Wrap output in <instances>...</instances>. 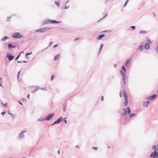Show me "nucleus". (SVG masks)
Listing matches in <instances>:
<instances>
[{
    "mask_svg": "<svg viewBox=\"0 0 158 158\" xmlns=\"http://www.w3.org/2000/svg\"><path fill=\"white\" fill-rule=\"evenodd\" d=\"M60 22L56 21L55 20H52L49 19H44L42 22V24L44 25L48 23L51 24L59 23Z\"/></svg>",
    "mask_w": 158,
    "mask_h": 158,
    "instance_id": "f257e3e1",
    "label": "nucleus"
},
{
    "mask_svg": "<svg viewBox=\"0 0 158 158\" xmlns=\"http://www.w3.org/2000/svg\"><path fill=\"white\" fill-rule=\"evenodd\" d=\"M12 37L14 38L18 39L24 38L23 35L18 32H16L13 34L12 35Z\"/></svg>",
    "mask_w": 158,
    "mask_h": 158,
    "instance_id": "f03ea898",
    "label": "nucleus"
},
{
    "mask_svg": "<svg viewBox=\"0 0 158 158\" xmlns=\"http://www.w3.org/2000/svg\"><path fill=\"white\" fill-rule=\"evenodd\" d=\"M51 29V28H49L48 27H45L36 30L35 31V32H45L48 30H50Z\"/></svg>",
    "mask_w": 158,
    "mask_h": 158,
    "instance_id": "7ed1b4c3",
    "label": "nucleus"
},
{
    "mask_svg": "<svg viewBox=\"0 0 158 158\" xmlns=\"http://www.w3.org/2000/svg\"><path fill=\"white\" fill-rule=\"evenodd\" d=\"M123 95L124 98V105L125 106H126L128 105V97L127 94L125 90H124L123 91Z\"/></svg>",
    "mask_w": 158,
    "mask_h": 158,
    "instance_id": "20e7f679",
    "label": "nucleus"
},
{
    "mask_svg": "<svg viewBox=\"0 0 158 158\" xmlns=\"http://www.w3.org/2000/svg\"><path fill=\"white\" fill-rule=\"evenodd\" d=\"M63 120V118L61 116L60 117L56 120L54 122L51 124V125L54 124H59Z\"/></svg>",
    "mask_w": 158,
    "mask_h": 158,
    "instance_id": "39448f33",
    "label": "nucleus"
},
{
    "mask_svg": "<svg viewBox=\"0 0 158 158\" xmlns=\"http://www.w3.org/2000/svg\"><path fill=\"white\" fill-rule=\"evenodd\" d=\"M54 115L55 114L53 113L49 114L45 118V119L46 120L49 121L53 117Z\"/></svg>",
    "mask_w": 158,
    "mask_h": 158,
    "instance_id": "423d86ee",
    "label": "nucleus"
},
{
    "mask_svg": "<svg viewBox=\"0 0 158 158\" xmlns=\"http://www.w3.org/2000/svg\"><path fill=\"white\" fill-rule=\"evenodd\" d=\"M150 157L152 158H158V152H152L151 154Z\"/></svg>",
    "mask_w": 158,
    "mask_h": 158,
    "instance_id": "0eeeda50",
    "label": "nucleus"
},
{
    "mask_svg": "<svg viewBox=\"0 0 158 158\" xmlns=\"http://www.w3.org/2000/svg\"><path fill=\"white\" fill-rule=\"evenodd\" d=\"M157 95L155 94H153L152 95L147 97L146 99L148 100H153L156 98Z\"/></svg>",
    "mask_w": 158,
    "mask_h": 158,
    "instance_id": "6e6552de",
    "label": "nucleus"
},
{
    "mask_svg": "<svg viewBox=\"0 0 158 158\" xmlns=\"http://www.w3.org/2000/svg\"><path fill=\"white\" fill-rule=\"evenodd\" d=\"M6 57L8 58L9 61H11L14 58V56H12L10 53H8L7 54Z\"/></svg>",
    "mask_w": 158,
    "mask_h": 158,
    "instance_id": "1a4fd4ad",
    "label": "nucleus"
},
{
    "mask_svg": "<svg viewBox=\"0 0 158 158\" xmlns=\"http://www.w3.org/2000/svg\"><path fill=\"white\" fill-rule=\"evenodd\" d=\"M24 132H26V131L25 130L23 131H22L20 133L19 135V136L18 137L19 139H20L21 138H24L25 137L24 134Z\"/></svg>",
    "mask_w": 158,
    "mask_h": 158,
    "instance_id": "9d476101",
    "label": "nucleus"
},
{
    "mask_svg": "<svg viewBox=\"0 0 158 158\" xmlns=\"http://www.w3.org/2000/svg\"><path fill=\"white\" fill-rule=\"evenodd\" d=\"M150 48V45L148 43H146L144 46V49L146 50H148Z\"/></svg>",
    "mask_w": 158,
    "mask_h": 158,
    "instance_id": "9b49d317",
    "label": "nucleus"
},
{
    "mask_svg": "<svg viewBox=\"0 0 158 158\" xmlns=\"http://www.w3.org/2000/svg\"><path fill=\"white\" fill-rule=\"evenodd\" d=\"M8 46L9 50H11L12 48H15V46H13L11 44H9Z\"/></svg>",
    "mask_w": 158,
    "mask_h": 158,
    "instance_id": "f8f14e48",
    "label": "nucleus"
},
{
    "mask_svg": "<svg viewBox=\"0 0 158 158\" xmlns=\"http://www.w3.org/2000/svg\"><path fill=\"white\" fill-rule=\"evenodd\" d=\"M131 59H130L126 61L125 64V66L126 67H128V65L130 63Z\"/></svg>",
    "mask_w": 158,
    "mask_h": 158,
    "instance_id": "ddd939ff",
    "label": "nucleus"
},
{
    "mask_svg": "<svg viewBox=\"0 0 158 158\" xmlns=\"http://www.w3.org/2000/svg\"><path fill=\"white\" fill-rule=\"evenodd\" d=\"M105 35L104 34H102L99 35L97 38V40H101L102 38L104 37Z\"/></svg>",
    "mask_w": 158,
    "mask_h": 158,
    "instance_id": "4468645a",
    "label": "nucleus"
},
{
    "mask_svg": "<svg viewBox=\"0 0 158 158\" xmlns=\"http://www.w3.org/2000/svg\"><path fill=\"white\" fill-rule=\"evenodd\" d=\"M156 146L155 145L153 146L152 147V148L154 150V152H155L156 151V152H158V148H157L156 149Z\"/></svg>",
    "mask_w": 158,
    "mask_h": 158,
    "instance_id": "2eb2a0df",
    "label": "nucleus"
},
{
    "mask_svg": "<svg viewBox=\"0 0 158 158\" xmlns=\"http://www.w3.org/2000/svg\"><path fill=\"white\" fill-rule=\"evenodd\" d=\"M148 32V31H147L141 30L139 31V33L140 34H147Z\"/></svg>",
    "mask_w": 158,
    "mask_h": 158,
    "instance_id": "dca6fc26",
    "label": "nucleus"
},
{
    "mask_svg": "<svg viewBox=\"0 0 158 158\" xmlns=\"http://www.w3.org/2000/svg\"><path fill=\"white\" fill-rule=\"evenodd\" d=\"M60 56V54H58L56 55L54 58V60H58L59 59V58Z\"/></svg>",
    "mask_w": 158,
    "mask_h": 158,
    "instance_id": "f3484780",
    "label": "nucleus"
},
{
    "mask_svg": "<svg viewBox=\"0 0 158 158\" xmlns=\"http://www.w3.org/2000/svg\"><path fill=\"white\" fill-rule=\"evenodd\" d=\"M120 72L122 77H124V76H125V75L126 72H125V71H123L122 70H120Z\"/></svg>",
    "mask_w": 158,
    "mask_h": 158,
    "instance_id": "a211bd4d",
    "label": "nucleus"
},
{
    "mask_svg": "<svg viewBox=\"0 0 158 158\" xmlns=\"http://www.w3.org/2000/svg\"><path fill=\"white\" fill-rule=\"evenodd\" d=\"M7 113L8 114L10 115L12 118H13L14 119H15V117L14 115L12 113H10L9 110L8 111H7Z\"/></svg>",
    "mask_w": 158,
    "mask_h": 158,
    "instance_id": "6ab92c4d",
    "label": "nucleus"
},
{
    "mask_svg": "<svg viewBox=\"0 0 158 158\" xmlns=\"http://www.w3.org/2000/svg\"><path fill=\"white\" fill-rule=\"evenodd\" d=\"M23 51L22 52H20V53L15 58V60H17L19 57L20 56V55L22 53H23Z\"/></svg>",
    "mask_w": 158,
    "mask_h": 158,
    "instance_id": "aec40b11",
    "label": "nucleus"
},
{
    "mask_svg": "<svg viewBox=\"0 0 158 158\" xmlns=\"http://www.w3.org/2000/svg\"><path fill=\"white\" fill-rule=\"evenodd\" d=\"M144 48V46L143 45H141L140 46L139 48L138 49H139L140 51H142Z\"/></svg>",
    "mask_w": 158,
    "mask_h": 158,
    "instance_id": "412c9836",
    "label": "nucleus"
},
{
    "mask_svg": "<svg viewBox=\"0 0 158 158\" xmlns=\"http://www.w3.org/2000/svg\"><path fill=\"white\" fill-rule=\"evenodd\" d=\"M54 3L56 6H57L59 7V8H60V3L59 2V1H58V2L55 1L54 2Z\"/></svg>",
    "mask_w": 158,
    "mask_h": 158,
    "instance_id": "4be33fe9",
    "label": "nucleus"
},
{
    "mask_svg": "<svg viewBox=\"0 0 158 158\" xmlns=\"http://www.w3.org/2000/svg\"><path fill=\"white\" fill-rule=\"evenodd\" d=\"M32 54V52H31L30 53H26L25 54V56L26 58L28 59H29V57L28 56V55H31Z\"/></svg>",
    "mask_w": 158,
    "mask_h": 158,
    "instance_id": "5701e85b",
    "label": "nucleus"
},
{
    "mask_svg": "<svg viewBox=\"0 0 158 158\" xmlns=\"http://www.w3.org/2000/svg\"><path fill=\"white\" fill-rule=\"evenodd\" d=\"M46 120V119H45V118H40L37 119V121H44Z\"/></svg>",
    "mask_w": 158,
    "mask_h": 158,
    "instance_id": "b1692460",
    "label": "nucleus"
},
{
    "mask_svg": "<svg viewBox=\"0 0 158 158\" xmlns=\"http://www.w3.org/2000/svg\"><path fill=\"white\" fill-rule=\"evenodd\" d=\"M103 45H104V44H102L100 47V48H99V53H98V54H99L100 53V51H101V50H102V48L103 46Z\"/></svg>",
    "mask_w": 158,
    "mask_h": 158,
    "instance_id": "393cba45",
    "label": "nucleus"
},
{
    "mask_svg": "<svg viewBox=\"0 0 158 158\" xmlns=\"http://www.w3.org/2000/svg\"><path fill=\"white\" fill-rule=\"evenodd\" d=\"M124 77H123V81H124V80H127V81H128V78L125 75V76H124Z\"/></svg>",
    "mask_w": 158,
    "mask_h": 158,
    "instance_id": "a878e982",
    "label": "nucleus"
},
{
    "mask_svg": "<svg viewBox=\"0 0 158 158\" xmlns=\"http://www.w3.org/2000/svg\"><path fill=\"white\" fill-rule=\"evenodd\" d=\"M135 114L131 113L129 117L130 118H131L135 116Z\"/></svg>",
    "mask_w": 158,
    "mask_h": 158,
    "instance_id": "bb28decb",
    "label": "nucleus"
},
{
    "mask_svg": "<svg viewBox=\"0 0 158 158\" xmlns=\"http://www.w3.org/2000/svg\"><path fill=\"white\" fill-rule=\"evenodd\" d=\"M66 105L65 104H64V107L63 109V110L64 112H65L66 110Z\"/></svg>",
    "mask_w": 158,
    "mask_h": 158,
    "instance_id": "cd10ccee",
    "label": "nucleus"
},
{
    "mask_svg": "<svg viewBox=\"0 0 158 158\" xmlns=\"http://www.w3.org/2000/svg\"><path fill=\"white\" fill-rule=\"evenodd\" d=\"M8 39H9V38L7 36H5L2 38L1 40H7Z\"/></svg>",
    "mask_w": 158,
    "mask_h": 158,
    "instance_id": "c85d7f7f",
    "label": "nucleus"
},
{
    "mask_svg": "<svg viewBox=\"0 0 158 158\" xmlns=\"http://www.w3.org/2000/svg\"><path fill=\"white\" fill-rule=\"evenodd\" d=\"M11 18V16L7 17L6 19V21L7 22V21H10V19Z\"/></svg>",
    "mask_w": 158,
    "mask_h": 158,
    "instance_id": "c756f323",
    "label": "nucleus"
},
{
    "mask_svg": "<svg viewBox=\"0 0 158 158\" xmlns=\"http://www.w3.org/2000/svg\"><path fill=\"white\" fill-rule=\"evenodd\" d=\"M67 117L65 118H64L63 119V121L64 123L65 124H66L67 123V121L66 120Z\"/></svg>",
    "mask_w": 158,
    "mask_h": 158,
    "instance_id": "7c9ffc66",
    "label": "nucleus"
},
{
    "mask_svg": "<svg viewBox=\"0 0 158 158\" xmlns=\"http://www.w3.org/2000/svg\"><path fill=\"white\" fill-rule=\"evenodd\" d=\"M122 69L123 70V71H125V72H126V69L125 68L124 66H123L122 67Z\"/></svg>",
    "mask_w": 158,
    "mask_h": 158,
    "instance_id": "2f4dec72",
    "label": "nucleus"
},
{
    "mask_svg": "<svg viewBox=\"0 0 158 158\" xmlns=\"http://www.w3.org/2000/svg\"><path fill=\"white\" fill-rule=\"evenodd\" d=\"M123 110L124 111V113L125 115L127 114V109H123Z\"/></svg>",
    "mask_w": 158,
    "mask_h": 158,
    "instance_id": "473e14b6",
    "label": "nucleus"
},
{
    "mask_svg": "<svg viewBox=\"0 0 158 158\" xmlns=\"http://www.w3.org/2000/svg\"><path fill=\"white\" fill-rule=\"evenodd\" d=\"M127 112L128 114H129L131 112L130 108L129 107H127Z\"/></svg>",
    "mask_w": 158,
    "mask_h": 158,
    "instance_id": "72a5a7b5",
    "label": "nucleus"
},
{
    "mask_svg": "<svg viewBox=\"0 0 158 158\" xmlns=\"http://www.w3.org/2000/svg\"><path fill=\"white\" fill-rule=\"evenodd\" d=\"M129 0H127L126 2H125V3L123 5V7H125L127 5V2L129 1Z\"/></svg>",
    "mask_w": 158,
    "mask_h": 158,
    "instance_id": "f704fd0d",
    "label": "nucleus"
},
{
    "mask_svg": "<svg viewBox=\"0 0 158 158\" xmlns=\"http://www.w3.org/2000/svg\"><path fill=\"white\" fill-rule=\"evenodd\" d=\"M149 101H147L146 102H145L144 103L146 104V107H147L148 106V104L149 103Z\"/></svg>",
    "mask_w": 158,
    "mask_h": 158,
    "instance_id": "c9c22d12",
    "label": "nucleus"
},
{
    "mask_svg": "<svg viewBox=\"0 0 158 158\" xmlns=\"http://www.w3.org/2000/svg\"><path fill=\"white\" fill-rule=\"evenodd\" d=\"M52 43L53 42H51L50 43V44H49V45L48 46V47L47 48H45V49H44L43 50V51H44V50H45V49H46L47 48H48L52 44Z\"/></svg>",
    "mask_w": 158,
    "mask_h": 158,
    "instance_id": "e433bc0d",
    "label": "nucleus"
},
{
    "mask_svg": "<svg viewBox=\"0 0 158 158\" xmlns=\"http://www.w3.org/2000/svg\"><path fill=\"white\" fill-rule=\"evenodd\" d=\"M131 28L132 30H133L135 29V26H131Z\"/></svg>",
    "mask_w": 158,
    "mask_h": 158,
    "instance_id": "4c0bfd02",
    "label": "nucleus"
},
{
    "mask_svg": "<svg viewBox=\"0 0 158 158\" xmlns=\"http://www.w3.org/2000/svg\"><path fill=\"white\" fill-rule=\"evenodd\" d=\"M107 14H106L100 20H99L98 21V22H99L100 20H101L102 19H103L104 18H105L107 16Z\"/></svg>",
    "mask_w": 158,
    "mask_h": 158,
    "instance_id": "58836bf2",
    "label": "nucleus"
},
{
    "mask_svg": "<svg viewBox=\"0 0 158 158\" xmlns=\"http://www.w3.org/2000/svg\"><path fill=\"white\" fill-rule=\"evenodd\" d=\"M69 7V6H64V7L63 9H68Z\"/></svg>",
    "mask_w": 158,
    "mask_h": 158,
    "instance_id": "ea45409f",
    "label": "nucleus"
},
{
    "mask_svg": "<svg viewBox=\"0 0 158 158\" xmlns=\"http://www.w3.org/2000/svg\"><path fill=\"white\" fill-rule=\"evenodd\" d=\"M54 75H52L51 77V81H52L54 79Z\"/></svg>",
    "mask_w": 158,
    "mask_h": 158,
    "instance_id": "a19ab883",
    "label": "nucleus"
},
{
    "mask_svg": "<svg viewBox=\"0 0 158 158\" xmlns=\"http://www.w3.org/2000/svg\"><path fill=\"white\" fill-rule=\"evenodd\" d=\"M5 113H6V111H3V112H2L1 113V114H2V115H5Z\"/></svg>",
    "mask_w": 158,
    "mask_h": 158,
    "instance_id": "79ce46f5",
    "label": "nucleus"
},
{
    "mask_svg": "<svg viewBox=\"0 0 158 158\" xmlns=\"http://www.w3.org/2000/svg\"><path fill=\"white\" fill-rule=\"evenodd\" d=\"M39 89V88L38 87V86H35V91H37Z\"/></svg>",
    "mask_w": 158,
    "mask_h": 158,
    "instance_id": "37998d69",
    "label": "nucleus"
},
{
    "mask_svg": "<svg viewBox=\"0 0 158 158\" xmlns=\"http://www.w3.org/2000/svg\"><path fill=\"white\" fill-rule=\"evenodd\" d=\"M7 105V103H5V104H3L2 106L4 107H6Z\"/></svg>",
    "mask_w": 158,
    "mask_h": 158,
    "instance_id": "c03bdc74",
    "label": "nucleus"
},
{
    "mask_svg": "<svg viewBox=\"0 0 158 158\" xmlns=\"http://www.w3.org/2000/svg\"><path fill=\"white\" fill-rule=\"evenodd\" d=\"M92 148L95 150H97L98 149V148L95 147H93Z\"/></svg>",
    "mask_w": 158,
    "mask_h": 158,
    "instance_id": "a18cd8bd",
    "label": "nucleus"
},
{
    "mask_svg": "<svg viewBox=\"0 0 158 158\" xmlns=\"http://www.w3.org/2000/svg\"><path fill=\"white\" fill-rule=\"evenodd\" d=\"M21 100L22 101H26V100L25 99V98H22V99H21Z\"/></svg>",
    "mask_w": 158,
    "mask_h": 158,
    "instance_id": "49530a36",
    "label": "nucleus"
},
{
    "mask_svg": "<svg viewBox=\"0 0 158 158\" xmlns=\"http://www.w3.org/2000/svg\"><path fill=\"white\" fill-rule=\"evenodd\" d=\"M123 83H124V85H125L126 84H127V81H126V80H124V81H123Z\"/></svg>",
    "mask_w": 158,
    "mask_h": 158,
    "instance_id": "de8ad7c7",
    "label": "nucleus"
},
{
    "mask_svg": "<svg viewBox=\"0 0 158 158\" xmlns=\"http://www.w3.org/2000/svg\"><path fill=\"white\" fill-rule=\"evenodd\" d=\"M42 89L46 90V87H44L43 88H41Z\"/></svg>",
    "mask_w": 158,
    "mask_h": 158,
    "instance_id": "09e8293b",
    "label": "nucleus"
},
{
    "mask_svg": "<svg viewBox=\"0 0 158 158\" xmlns=\"http://www.w3.org/2000/svg\"><path fill=\"white\" fill-rule=\"evenodd\" d=\"M18 102L19 104H20L21 105H22V106L23 105V104H22V102H20V101H19Z\"/></svg>",
    "mask_w": 158,
    "mask_h": 158,
    "instance_id": "8fccbe9b",
    "label": "nucleus"
},
{
    "mask_svg": "<svg viewBox=\"0 0 158 158\" xmlns=\"http://www.w3.org/2000/svg\"><path fill=\"white\" fill-rule=\"evenodd\" d=\"M58 45L57 44H56V45H54L53 46V48H56L57 46Z\"/></svg>",
    "mask_w": 158,
    "mask_h": 158,
    "instance_id": "3c124183",
    "label": "nucleus"
},
{
    "mask_svg": "<svg viewBox=\"0 0 158 158\" xmlns=\"http://www.w3.org/2000/svg\"><path fill=\"white\" fill-rule=\"evenodd\" d=\"M103 100H104V97L103 96H102L101 97V100L103 101Z\"/></svg>",
    "mask_w": 158,
    "mask_h": 158,
    "instance_id": "603ef678",
    "label": "nucleus"
},
{
    "mask_svg": "<svg viewBox=\"0 0 158 158\" xmlns=\"http://www.w3.org/2000/svg\"><path fill=\"white\" fill-rule=\"evenodd\" d=\"M20 71H19V72L18 73L17 77H18V78H19V73H20Z\"/></svg>",
    "mask_w": 158,
    "mask_h": 158,
    "instance_id": "864d4df0",
    "label": "nucleus"
},
{
    "mask_svg": "<svg viewBox=\"0 0 158 158\" xmlns=\"http://www.w3.org/2000/svg\"><path fill=\"white\" fill-rule=\"evenodd\" d=\"M27 97L28 98V99H29L30 98V94H28L27 96Z\"/></svg>",
    "mask_w": 158,
    "mask_h": 158,
    "instance_id": "5fc2aeb1",
    "label": "nucleus"
},
{
    "mask_svg": "<svg viewBox=\"0 0 158 158\" xmlns=\"http://www.w3.org/2000/svg\"><path fill=\"white\" fill-rule=\"evenodd\" d=\"M119 96L120 97H122V94L121 93V92L119 93Z\"/></svg>",
    "mask_w": 158,
    "mask_h": 158,
    "instance_id": "6e6d98bb",
    "label": "nucleus"
},
{
    "mask_svg": "<svg viewBox=\"0 0 158 158\" xmlns=\"http://www.w3.org/2000/svg\"><path fill=\"white\" fill-rule=\"evenodd\" d=\"M144 103H145V102H143V106H145L146 107V104H145Z\"/></svg>",
    "mask_w": 158,
    "mask_h": 158,
    "instance_id": "4d7b16f0",
    "label": "nucleus"
},
{
    "mask_svg": "<svg viewBox=\"0 0 158 158\" xmlns=\"http://www.w3.org/2000/svg\"><path fill=\"white\" fill-rule=\"evenodd\" d=\"M22 61V62H23L24 63H27V61H24V60Z\"/></svg>",
    "mask_w": 158,
    "mask_h": 158,
    "instance_id": "13d9d810",
    "label": "nucleus"
},
{
    "mask_svg": "<svg viewBox=\"0 0 158 158\" xmlns=\"http://www.w3.org/2000/svg\"><path fill=\"white\" fill-rule=\"evenodd\" d=\"M17 63H22V61H17Z\"/></svg>",
    "mask_w": 158,
    "mask_h": 158,
    "instance_id": "bf43d9fd",
    "label": "nucleus"
},
{
    "mask_svg": "<svg viewBox=\"0 0 158 158\" xmlns=\"http://www.w3.org/2000/svg\"><path fill=\"white\" fill-rule=\"evenodd\" d=\"M152 14H153L154 16V17H156V15L154 13H153Z\"/></svg>",
    "mask_w": 158,
    "mask_h": 158,
    "instance_id": "052dcab7",
    "label": "nucleus"
},
{
    "mask_svg": "<svg viewBox=\"0 0 158 158\" xmlns=\"http://www.w3.org/2000/svg\"><path fill=\"white\" fill-rule=\"evenodd\" d=\"M117 66V64H114V67H115V68H116Z\"/></svg>",
    "mask_w": 158,
    "mask_h": 158,
    "instance_id": "680f3d73",
    "label": "nucleus"
},
{
    "mask_svg": "<svg viewBox=\"0 0 158 158\" xmlns=\"http://www.w3.org/2000/svg\"><path fill=\"white\" fill-rule=\"evenodd\" d=\"M124 114H124V113H122V116H123V117H124Z\"/></svg>",
    "mask_w": 158,
    "mask_h": 158,
    "instance_id": "e2e57ef3",
    "label": "nucleus"
},
{
    "mask_svg": "<svg viewBox=\"0 0 158 158\" xmlns=\"http://www.w3.org/2000/svg\"><path fill=\"white\" fill-rule=\"evenodd\" d=\"M148 42L150 44H151V40H148Z\"/></svg>",
    "mask_w": 158,
    "mask_h": 158,
    "instance_id": "0e129e2a",
    "label": "nucleus"
},
{
    "mask_svg": "<svg viewBox=\"0 0 158 158\" xmlns=\"http://www.w3.org/2000/svg\"><path fill=\"white\" fill-rule=\"evenodd\" d=\"M76 147L78 148H79V146L78 145L76 146Z\"/></svg>",
    "mask_w": 158,
    "mask_h": 158,
    "instance_id": "69168bd1",
    "label": "nucleus"
},
{
    "mask_svg": "<svg viewBox=\"0 0 158 158\" xmlns=\"http://www.w3.org/2000/svg\"><path fill=\"white\" fill-rule=\"evenodd\" d=\"M1 104L2 106L3 105V104H4V103H3V102H1Z\"/></svg>",
    "mask_w": 158,
    "mask_h": 158,
    "instance_id": "338daca9",
    "label": "nucleus"
},
{
    "mask_svg": "<svg viewBox=\"0 0 158 158\" xmlns=\"http://www.w3.org/2000/svg\"><path fill=\"white\" fill-rule=\"evenodd\" d=\"M79 38H75L74 40H79Z\"/></svg>",
    "mask_w": 158,
    "mask_h": 158,
    "instance_id": "774afa93",
    "label": "nucleus"
}]
</instances>
